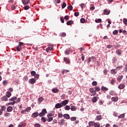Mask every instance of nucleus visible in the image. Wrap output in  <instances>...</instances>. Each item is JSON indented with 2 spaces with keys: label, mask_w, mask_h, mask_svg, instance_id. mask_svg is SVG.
<instances>
[{
  "label": "nucleus",
  "mask_w": 127,
  "mask_h": 127,
  "mask_svg": "<svg viewBox=\"0 0 127 127\" xmlns=\"http://www.w3.org/2000/svg\"><path fill=\"white\" fill-rule=\"evenodd\" d=\"M47 114V111L46 110V109H43L42 110V112L40 113H38V112H35L32 114V118H37L38 116L40 117H44L45 115Z\"/></svg>",
  "instance_id": "obj_1"
},
{
  "label": "nucleus",
  "mask_w": 127,
  "mask_h": 127,
  "mask_svg": "<svg viewBox=\"0 0 127 127\" xmlns=\"http://www.w3.org/2000/svg\"><path fill=\"white\" fill-rule=\"evenodd\" d=\"M5 110H6V108L5 106H2L1 107V109H0V116H1V115H2V112H4V111H5Z\"/></svg>",
  "instance_id": "obj_2"
},
{
  "label": "nucleus",
  "mask_w": 127,
  "mask_h": 127,
  "mask_svg": "<svg viewBox=\"0 0 127 127\" xmlns=\"http://www.w3.org/2000/svg\"><path fill=\"white\" fill-rule=\"evenodd\" d=\"M110 13H111V10H110V9H104L103 10V13L105 15H109Z\"/></svg>",
  "instance_id": "obj_3"
},
{
  "label": "nucleus",
  "mask_w": 127,
  "mask_h": 127,
  "mask_svg": "<svg viewBox=\"0 0 127 127\" xmlns=\"http://www.w3.org/2000/svg\"><path fill=\"white\" fill-rule=\"evenodd\" d=\"M68 102H69V100H65L63 101L62 102H61V104H62V105H63V107H64V106H66V105H67Z\"/></svg>",
  "instance_id": "obj_4"
},
{
  "label": "nucleus",
  "mask_w": 127,
  "mask_h": 127,
  "mask_svg": "<svg viewBox=\"0 0 127 127\" xmlns=\"http://www.w3.org/2000/svg\"><path fill=\"white\" fill-rule=\"evenodd\" d=\"M36 82V80L34 78H31L29 80V83L31 84H34Z\"/></svg>",
  "instance_id": "obj_5"
},
{
  "label": "nucleus",
  "mask_w": 127,
  "mask_h": 127,
  "mask_svg": "<svg viewBox=\"0 0 127 127\" xmlns=\"http://www.w3.org/2000/svg\"><path fill=\"white\" fill-rule=\"evenodd\" d=\"M90 92L91 93H92V96H95L96 95V91L94 90V88L91 87L90 88Z\"/></svg>",
  "instance_id": "obj_6"
},
{
  "label": "nucleus",
  "mask_w": 127,
  "mask_h": 127,
  "mask_svg": "<svg viewBox=\"0 0 127 127\" xmlns=\"http://www.w3.org/2000/svg\"><path fill=\"white\" fill-rule=\"evenodd\" d=\"M64 124H65V120L64 119H61L60 121V122L59 123V125L60 126H64Z\"/></svg>",
  "instance_id": "obj_7"
},
{
  "label": "nucleus",
  "mask_w": 127,
  "mask_h": 127,
  "mask_svg": "<svg viewBox=\"0 0 127 127\" xmlns=\"http://www.w3.org/2000/svg\"><path fill=\"white\" fill-rule=\"evenodd\" d=\"M63 105H62V104L61 103H58L55 106V108L56 109H60V108H62Z\"/></svg>",
  "instance_id": "obj_8"
},
{
  "label": "nucleus",
  "mask_w": 127,
  "mask_h": 127,
  "mask_svg": "<svg viewBox=\"0 0 127 127\" xmlns=\"http://www.w3.org/2000/svg\"><path fill=\"white\" fill-rule=\"evenodd\" d=\"M123 78H124V75H119L117 78L118 82H121L122 81V79H123Z\"/></svg>",
  "instance_id": "obj_9"
},
{
  "label": "nucleus",
  "mask_w": 127,
  "mask_h": 127,
  "mask_svg": "<svg viewBox=\"0 0 127 127\" xmlns=\"http://www.w3.org/2000/svg\"><path fill=\"white\" fill-rule=\"evenodd\" d=\"M6 110L7 112H8V113H10L11 112H12L13 109L12 108V107L8 106V107H7Z\"/></svg>",
  "instance_id": "obj_10"
},
{
  "label": "nucleus",
  "mask_w": 127,
  "mask_h": 127,
  "mask_svg": "<svg viewBox=\"0 0 127 127\" xmlns=\"http://www.w3.org/2000/svg\"><path fill=\"white\" fill-rule=\"evenodd\" d=\"M44 100V98H43L42 97H40L38 99V104H41L42 102H43Z\"/></svg>",
  "instance_id": "obj_11"
},
{
  "label": "nucleus",
  "mask_w": 127,
  "mask_h": 127,
  "mask_svg": "<svg viewBox=\"0 0 127 127\" xmlns=\"http://www.w3.org/2000/svg\"><path fill=\"white\" fill-rule=\"evenodd\" d=\"M64 60L66 64H70V59H67L66 58H64Z\"/></svg>",
  "instance_id": "obj_12"
},
{
  "label": "nucleus",
  "mask_w": 127,
  "mask_h": 127,
  "mask_svg": "<svg viewBox=\"0 0 127 127\" xmlns=\"http://www.w3.org/2000/svg\"><path fill=\"white\" fill-rule=\"evenodd\" d=\"M8 100V99H7V98H6V96H3L1 98V101H4V102H6Z\"/></svg>",
  "instance_id": "obj_13"
},
{
  "label": "nucleus",
  "mask_w": 127,
  "mask_h": 127,
  "mask_svg": "<svg viewBox=\"0 0 127 127\" xmlns=\"http://www.w3.org/2000/svg\"><path fill=\"white\" fill-rule=\"evenodd\" d=\"M63 117L64 119H66V120H69V119H70V115L68 114H64Z\"/></svg>",
  "instance_id": "obj_14"
},
{
  "label": "nucleus",
  "mask_w": 127,
  "mask_h": 127,
  "mask_svg": "<svg viewBox=\"0 0 127 127\" xmlns=\"http://www.w3.org/2000/svg\"><path fill=\"white\" fill-rule=\"evenodd\" d=\"M111 100L112 102H118V101H119V97H112L111 98Z\"/></svg>",
  "instance_id": "obj_15"
},
{
  "label": "nucleus",
  "mask_w": 127,
  "mask_h": 127,
  "mask_svg": "<svg viewBox=\"0 0 127 127\" xmlns=\"http://www.w3.org/2000/svg\"><path fill=\"white\" fill-rule=\"evenodd\" d=\"M30 2V1L29 0H23L22 3L23 4H28Z\"/></svg>",
  "instance_id": "obj_16"
},
{
  "label": "nucleus",
  "mask_w": 127,
  "mask_h": 127,
  "mask_svg": "<svg viewBox=\"0 0 127 127\" xmlns=\"http://www.w3.org/2000/svg\"><path fill=\"white\" fill-rule=\"evenodd\" d=\"M52 91L53 93H57L59 92V89L56 88H54L52 90Z\"/></svg>",
  "instance_id": "obj_17"
},
{
  "label": "nucleus",
  "mask_w": 127,
  "mask_h": 127,
  "mask_svg": "<svg viewBox=\"0 0 127 127\" xmlns=\"http://www.w3.org/2000/svg\"><path fill=\"white\" fill-rule=\"evenodd\" d=\"M117 71H116V69H113L111 70L110 73L112 74V75H116L117 74Z\"/></svg>",
  "instance_id": "obj_18"
},
{
  "label": "nucleus",
  "mask_w": 127,
  "mask_h": 127,
  "mask_svg": "<svg viewBox=\"0 0 127 127\" xmlns=\"http://www.w3.org/2000/svg\"><path fill=\"white\" fill-rule=\"evenodd\" d=\"M125 87H126L125 84H121L119 85L118 88L120 90H122V89H124V88H125Z\"/></svg>",
  "instance_id": "obj_19"
},
{
  "label": "nucleus",
  "mask_w": 127,
  "mask_h": 127,
  "mask_svg": "<svg viewBox=\"0 0 127 127\" xmlns=\"http://www.w3.org/2000/svg\"><path fill=\"white\" fill-rule=\"evenodd\" d=\"M53 50V48L52 47H49L47 48L46 51L47 52H49V51H52Z\"/></svg>",
  "instance_id": "obj_20"
},
{
  "label": "nucleus",
  "mask_w": 127,
  "mask_h": 127,
  "mask_svg": "<svg viewBox=\"0 0 127 127\" xmlns=\"http://www.w3.org/2000/svg\"><path fill=\"white\" fill-rule=\"evenodd\" d=\"M11 96V93H10V92L7 91L6 93V97H7V98H10Z\"/></svg>",
  "instance_id": "obj_21"
},
{
  "label": "nucleus",
  "mask_w": 127,
  "mask_h": 127,
  "mask_svg": "<svg viewBox=\"0 0 127 127\" xmlns=\"http://www.w3.org/2000/svg\"><path fill=\"white\" fill-rule=\"evenodd\" d=\"M98 101V98L97 97L95 96L93 98L92 102V103H96Z\"/></svg>",
  "instance_id": "obj_22"
},
{
  "label": "nucleus",
  "mask_w": 127,
  "mask_h": 127,
  "mask_svg": "<svg viewBox=\"0 0 127 127\" xmlns=\"http://www.w3.org/2000/svg\"><path fill=\"white\" fill-rule=\"evenodd\" d=\"M73 23H74V22H73V21H72V20L68 21L66 22L67 25H71V24H73Z\"/></svg>",
  "instance_id": "obj_23"
},
{
  "label": "nucleus",
  "mask_w": 127,
  "mask_h": 127,
  "mask_svg": "<svg viewBox=\"0 0 127 127\" xmlns=\"http://www.w3.org/2000/svg\"><path fill=\"white\" fill-rule=\"evenodd\" d=\"M17 99V97L16 96L12 97L11 99H9V101L10 102H13V101H15Z\"/></svg>",
  "instance_id": "obj_24"
},
{
  "label": "nucleus",
  "mask_w": 127,
  "mask_h": 127,
  "mask_svg": "<svg viewBox=\"0 0 127 127\" xmlns=\"http://www.w3.org/2000/svg\"><path fill=\"white\" fill-rule=\"evenodd\" d=\"M71 111H75L77 110V108L75 106H73L70 108Z\"/></svg>",
  "instance_id": "obj_25"
},
{
  "label": "nucleus",
  "mask_w": 127,
  "mask_h": 127,
  "mask_svg": "<svg viewBox=\"0 0 127 127\" xmlns=\"http://www.w3.org/2000/svg\"><path fill=\"white\" fill-rule=\"evenodd\" d=\"M101 90H102V91H105L106 92H107V91H108V88H107L105 86H102Z\"/></svg>",
  "instance_id": "obj_26"
},
{
  "label": "nucleus",
  "mask_w": 127,
  "mask_h": 127,
  "mask_svg": "<svg viewBox=\"0 0 127 127\" xmlns=\"http://www.w3.org/2000/svg\"><path fill=\"white\" fill-rule=\"evenodd\" d=\"M123 65H119L116 67V70H121V69H123Z\"/></svg>",
  "instance_id": "obj_27"
},
{
  "label": "nucleus",
  "mask_w": 127,
  "mask_h": 127,
  "mask_svg": "<svg viewBox=\"0 0 127 127\" xmlns=\"http://www.w3.org/2000/svg\"><path fill=\"white\" fill-rule=\"evenodd\" d=\"M16 50H17V51H21V47H20V46H18L16 47Z\"/></svg>",
  "instance_id": "obj_28"
},
{
  "label": "nucleus",
  "mask_w": 127,
  "mask_h": 127,
  "mask_svg": "<svg viewBox=\"0 0 127 127\" xmlns=\"http://www.w3.org/2000/svg\"><path fill=\"white\" fill-rule=\"evenodd\" d=\"M117 54H118L119 56L122 55V51L120 50H117L116 51Z\"/></svg>",
  "instance_id": "obj_29"
},
{
  "label": "nucleus",
  "mask_w": 127,
  "mask_h": 127,
  "mask_svg": "<svg viewBox=\"0 0 127 127\" xmlns=\"http://www.w3.org/2000/svg\"><path fill=\"white\" fill-rule=\"evenodd\" d=\"M66 5H67V4H66V3L65 2H64L62 5V8H65V7H66Z\"/></svg>",
  "instance_id": "obj_30"
},
{
  "label": "nucleus",
  "mask_w": 127,
  "mask_h": 127,
  "mask_svg": "<svg viewBox=\"0 0 127 127\" xmlns=\"http://www.w3.org/2000/svg\"><path fill=\"white\" fill-rule=\"evenodd\" d=\"M94 125H95V122H94L92 121V122H90L89 123V127H92V126H94Z\"/></svg>",
  "instance_id": "obj_31"
},
{
  "label": "nucleus",
  "mask_w": 127,
  "mask_h": 127,
  "mask_svg": "<svg viewBox=\"0 0 127 127\" xmlns=\"http://www.w3.org/2000/svg\"><path fill=\"white\" fill-rule=\"evenodd\" d=\"M58 117L59 119H61L63 117V114H62V113H58Z\"/></svg>",
  "instance_id": "obj_32"
},
{
  "label": "nucleus",
  "mask_w": 127,
  "mask_h": 127,
  "mask_svg": "<svg viewBox=\"0 0 127 127\" xmlns=\"http://www.w3.org/2000/svg\"><path fill=\"white\" fill-rule=\"evenodd\" d=\"M118 33H119V31L117 30H115L113 32L114 35H118Z\"/></svg>",
  "instance_id": "obj_33"
},
{
  "label": "nucleus",
  "mask_w": 127,
  "mask_h": 127,
  "mask_svg": "<svg viewBox=\"0 0 127 127\" xmlns=\"http://www.w3.org/2000/svg\"><path fill=\"white\" fill-rule=\"evenodd\" d=\"M96 120L97 121H101V120H102V116L101 115L98 116L96 117Z\"/></svg>",
  "instance_id": "obj_34"
},
{
  "label": "nucleus",
  "mask_w": 127,
  "mask_h": 127,
  "mask_svg": "<svg viewBox=\"0 0 127 127\" xmlns=\"http://www.w3.org/2000/svg\"><path fill=\"white\" fill-rule=\"evenodd\" d=\"M52 121H53V118L52 117H49L47 119V122H48V123H50V122H52Z\"/></svg>",
  "instance_id": "obj_35"
},
{
  "label": "nucleus",
  "mask_w": 127,
  "mask_h": 127,
  "mask_svg": "<svg viewBox=\"0 0 127 127\" xmlns=\"http://www.w3.org/2000/svg\"><path fill=\"white\" fill-rule=\"evenodd\" d=\"M125 114H122V115L118 116V119H122L123 118H125Z\"/></svg>",
  "instance_id": "obj_36"
},
{
  "label": "nucleus",
  "mask_w": 127,
  "mask_h": 127,
  "mask_svg": "<svg viewBox=\"0 0 127 127\" xmlns=\"http://www.w3.org/2000/svg\"><path fill=\"white\" fill-rule=\"evenodd\" d=\"M30 8V6L26 5L24 7V9H25V10H27V9H29Z\"/></svg>",
  "instance_id": "obj_37"
},
{
  "label": "nucleus",
  "mask_w": 127,
  "mask_h": 127,
  "mask_svg": "<svg viewBox=\"0 0 127 127\" xmlns=\"http://www.w3.org/2000/svg\"><path fill=\"white\" fill-rule=\"evenodd\" d=\"M77 120V118L75 117H72L70 118V121L72 122H75Z\"/></svg>",
  "instance_id": "obj_38"
},
{
  "label": "nucleus",
  "mask_w": 127,
  "mask_h": 127,
  "mask_svg": "<svg viewBox=\"0 0 127 127\" xmlns=\"http://www.w3.org/2000/svg\"><path fill=\"white\" fill-rule=\"evenodd\" d=\"M95 92H99L100 91V88L98 86H96L94 87Z\"/></svg>",
  "instance_id": "obj_39"
},
{
  "label": "nucleus",
  "mask_w": 127,
  "mask_h": 127,
  "mask_svg": "<svg viewBox=\"0 0 127 127\" xmlns=\"http://www.w3.org/2000/svg\"><path fill=\"white\" fill-rule=\"evenodd\" d=\"M67 9L69 10V11H71L73 9V7L72 5H69L67 6Z\"/></svg>",
  "instance_id": "obj_40"
},
{
  "label": "nucleus",
  "mask_w": 127,
  "mask_h": 127,
  "mask_svg": "<svg viewBox=\"0 0 127 127\" xmlns=\"http://www.w3.org/2000/svg\"><path fill=\"white\" fill-rule=\"evenodd\" d=\"M41 121H42V122H43V123H46V121H47V119L44 117H42L41 118Z\"/></svg>",
  "instance_id": "obj_41"
},
{
  "label": "nucleus",
  "mask_w": 127,
  "mask_h": 127,
  "mask_svg": "<svg viewBox=\"0 0 127 127\" xmlns=\"http://www.w3.org/2000/svg\"><path fill=\"white\" fill-rule=\"evenodd\" d=\"M54 116V114L53 113H50L47 115V118H50L51 117H53Z\"/></svg>",
  "instance_id": "obj_42"
},
{
  "label": "nucleus",
  "mask_w": 127,
  "mask_h": 127,
  "mask_svg": "<svg viewBox=\"0 0 127 127\" xmlns=\"http://www.w3.org/2000/svg\"><path fill=\"white\" fill-rule=\"evenodd\" d=\"M94 127H100V123H94Z\"/></svg>",
  "instance_id": "obj_43"
},
{
  "label": "nucleus",
  "mask_w": 127,
  "mask_h": 127,
  "mask_svg": "<svg viewBox=\"0 0 127 127\" xmlns=\"http://www.w3.org/2000/svg\"><path fill=\"white\" fill-rule=\"evenodd\" d=\"M60 36L61 37H65L66 36V33L63 32L62 34H61Z\"/></svg>",
  "instance_id": "obj_44"
},
{
  "label": "nucleus",
  "mask_w": 127,
  "mask_h": 127,
  "mask_svg": "<svg viewBox=\"0 0 127 127\" xmlns=\"http://www.w3.org/2000/svg\"><path fill=\"white\" fill-rule=\"evenodd\" d=\"M95 22H96V23H99L100 22H102V19H96Z\"/></svg>",
  "instance_id": "obj_45"
},
{
  "label": "nucleus",
  "mask_w": 127,
  "mask_h": 127,
  "mask_svg": "<svg viewBox=\"0 0 127 127\" xmlns=\"http://www.w3.org/2000/svg\"><path fill=\"white\" fill-rule=\"evenodd\" d=\"M36 74V72L35 71L33 70L31 71V75L32 76H34Z\"/></svg>",
  "instance_id": "obj_46"
},
{
  "label": "nucleus",
  "mask_w": 127,
  "mask_h": 127,
  "mask_svg": "<svg viewBox=\"0 0 127 127\" xmlns=\"http://www.w3.org/2000/svg\"><path fill=\"white\" fill-rule=\"evenodd\" d=\"M65 111H69V110H70V106L66 105L65 107Z\"/></svg>",
  "instance_id": "obj_47"
},
{
  "label": "nucleus",
  "mask_w": 127,
  "mask_h": 127,
  "mask_svg": "<svg viewBox=\"0 0 127 127\" xmlns=\"http://www.w3.org/2000/svg\"><path fill=\"white\" fill-rule=\"evenodd\" d=\"M16 8V4H13L11 6V8L13 10H14V9H15V8Z\"/></svg>",
  "instance_id": "obj_48"
},
{
  "label": "nucleus",
  "mask_w": 127,
  "mask_h": 127,
  "mask_svg": "<svg viewBox=\"0 0 127 127\" xmlns=\"http://www.w3.org/2000/svg\"><path fill=\"white\" fill-rule=\"evenodd\" d=\"M123 23H124V24H126L127 25V18L123 19Z\"/></svg>",
  "instance_id": "obj_49"
},
{
  "label": "nucleus",
  "mask_w": 127,
  "mask_h": 127,
  "mask_svg": "<svg viewBox=\"0 0 127 127\" xmlns=\"http://www.w3.org/2000/svg\"><path fill=\"white\" fill-rule=\"evenodd\" d=\"M92 84L93 86H97V85H98V83L95 81H93Z\"/></svg>",
  "instance_id": "obj_50"
},
{
  "label": "nucleus",
  "mask_w": 127,
  "mask_h": 127,
  "mask_svg": "<svg viewBox=\"0 0 127 127\" xmlns=\"http://www.w3.org/2000/svg\"><path fill=\"white\" fill-rule=\"evenodd\" d=\"M34 78H35V79H38V78H39V74H35L34 75Z\"/></svg>",
  "instance_id": "obj_51"
},
{
  "label": "nucleus",
  "mask_w": 127,
  "mask_h": 127,
  "mask_svg": "<svg viewBox=\"0 0 127 127\" xmlns=\"http://www.w3.org/2000/svg\"><path fill=\"white\" fill-rule=\"evenodd\" d=\"M117 61V58H113L112 59V63H116V62Z\"/></svg>",
  "instance_id": "obj_52"
},
{
  "label": "nucleus",
  "mask_w": 127,
  "mask_h": 127,
  "mask_svg": "<svg viewBox=\"0 0 127 127\" xmlns=\"http://www.w3.org/2000/svg\"><path fill=\"white\" fill-rule=\"evenodd\" d=\"M85 21H86V20L85 19V18H81V19H80V22L81 23H84V22H85Z\"/></svg>",
  "instance_id": "obj_53"
},
{
  "label": "nucleus",
  "mask_w": 127,
  "mask_h": 127,
  "mask_svg": "<svg viewBox=\"0 0 127 127\" xmlns=\"http://www.w3.org/2000/svg\"><path fill=\"white\" fill-rule=\"evenodd\" d=\"M16 103L15 101H13L12 102H10L8 103V105H11V106H13Z\"/></svg>",
  "instance_id": "obj_54"
},
{
  "label": "nucleus",
  "mask_w": 127,
  "mask_h": 127,
  "mask_svg": "<svg viewBox=\"0 0 127 127\" xmlns=\"http://www.w3.org/2000/svg\"><path fill=\"white\" fill-rule=\"evenodd\" d=\"M113 45H111L107 46V48H108V49H111V48H113Z\"/></svg>",
  "instance_id": "obj_55"
},
{
  "label": "nucleus",
  "mask_w": 127,
  "mask_h": 127,
  "mask_svg": "<svg viewBox=\"0 0 127 127\" xmlns=\"http://www.w3.org/2000/svg\"><path fill=\"white\" fill-rule=\"evenodd\" d=\"M4 117H9L10 116V113H6L4 114Z\"/></svg>",
  "instance_id": "obj_56"
},
{
  "label": "nucleus",
  "mask_w": 127,
  "mask_h": 127,
  "mask_svg": "<svg viewBox=\"0 0 127 127\" xmlns=\"http://www.w3.org/2000/svg\"><path fill=\"white\" fill-rule=\"evenodd\" d=\"M34 127H40V124L36 123L34 124Z\"/></svg>",
  "instance_id": "obj_57"
},
{
  "label": "nucleus",
  "mask_w": 127,
  "mask_h": 127,
  "mask_svg": "<svg viewBox=\"0 0 127 127\" xmlns=\"http://www.w3.org/2000/svg\"><path fill=\"white\" fill-rule=\"evenodd\" d=\"M79 14H80V13H79V12H75L74 13V15L75 16H79Z\"/></svg>",
  "instance_id": "obj_58"
},
{
  "label": "nucleus",
  "mask_w": 127,
  "mask_h": 127,
  "mask_svg": "<svg viewBox=\"0 0 127 127\" xmlns=\"http://www.w3.org/2000/svg\"><path fill=\"white\" fill-rule=\"evenodd\" d=\"M125 72L126 73L127 72V64H125Z\"/></svg>",
  "instance_id": "obj_59"
},
{
  "label": "nucleus",
  "mask_w": 127,
  "mask_h": 127,
  "mask_svg": "<svg viewBox=\"0 0 127 127\" xmlns=\"http://www.w3.org/2000/svg\"><path fill=\"white\" fill-rule=\"evenodd\" d=\"M103 73L105 75H107V74H108V70L104 69L103 70Z\"/></svg>",
  "instance_id": "obj_60"
},
{
  "label": "nucleus",
  "mask_w": 127,
  "mask_h": 127,
  "mask_svg": "<svg viewBox=\"0 0 127 127\" xmlns=\"http://www.w3.org/2000/svg\"><path fill=\"white\" fill-rule=\"evenodd\" d=\"M110 83H111V85H114V84H115V80L112 79L110 81Z\"/></svg>",
  "instance_id": "obj_61"
},
{
  "label": "nucleus",
  "mask_w": 127,
  "mask_h": 127,
  "mask_svg": "<svg viewBox=\"0 0 127 127\" xmlns=\"http://www.w3.org/2000/svg\"><path fill=\"white\" fill-rule=\"evenodd\" d=\"M25 110L26 112H28V111H30V110H31V107H27Z\"/></svg>",
  "instance_id": "obj_62"
},
{
  "label": "nucleus",
  "mask_w": 127,
  "mask_h": 127,
  "mask_svg": "<svg viewBox=\"0 0 127 127\" xmlns=\"http://www.w3.org/2000/svg\"><path fill=\"white\" fill-rule=\"evenodd\" d=\"M123 33L124 35H127V31L126 30H123Z\"/></svg>",
  "instance_id": "obj_63"
},
{
  "label": "nucleus",
  "mask_w": 127,
  "mask_h": 127,
  "mask_svg": "<svg viewBox=\"0 0 127 127\" xmlns=\"http://www.w3.org/2000/svg\"><path fill=\"white\" fill-rule=\"evenodd\" d=\"M7 80H4L3 81L2 84L4 85H6V84H7Z\"/></svg>",
  "instance_id": "obj_64"
}]
</instances>
